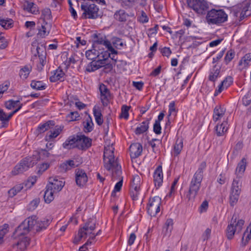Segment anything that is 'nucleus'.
<instances>
[{
  "label": "nucleus",
  "mask_w": 251,
  "mask_h": 251,
  "mask_svg": "<svg viewBox=\"0 0 251 251\" xmlns=\"http://www.w3.org/2000/svg\"><path fill=\"white\" fill-rule=\"evenodd\" d=\"M143 151L142 145L139 143L132 144L129 147L130 155L132 158L139 157Z\"/></svg>",
  "instance_id": "obj_17"
},
{
  "label": "nucleus",
  "mask_w": 251,
  "mask_h": 251,
  "mask_svg": "<svg viewBox=\"0 0 251 251\" xmlns=\"http://www.w3.org/2000/svg\"><path fill=\"white\" fill-rule=\"evenodd\" d=\"M188 6L200 15L207 13L209 9V4L205 0H187Z\"/></svg>",
  "instance_id": "obj_8"
},
{
  "label": "nucleus",
  "mask_w": 251,
  "mask_h": 251,
  "mask_svg": "<svg viewBox=\"0 0 251 251\" xmlns=\"http://www.w3.org/2000/svg\"><path fill=\"white\" fill-rule=\"evenodd\" d=\"M42 17L44 19V21L46 20H50L51 17V13L50 10L49 8L44 9L42 12Z\"/></svg>",
  "instance_id": "obj_54"
},
{
  "label": "nucleus",
  "mask_w": 251,
  "mask_h": 251,
  "mask_svg": "<svg viewBox=\"0 0 251 251\" xmlns=\"http://www.w3.org/2000/svg\"><path fill=\"white\" fill-rule=\"evenodd\" d=\"M220 72V68H216V66L214 67L209 76V80L214 82L218 77Z\"/></svg>",
  "instance_id": "obj_44"
},
{
  "label": "nucleus",
  "mask_w": 251,
  "mask_h": 251,
  "mask_svg": "<svg viewBox=\"0 0 251 251\" xmlns=\"http://www.w3.org/2000/svg\"><path fill=\"white\" fill-rule=\"evenodd\" d=\"M30 86L32 88L37 90H45L46 87V84L42 81L32 80Z\"/></svg>",
  "instance_id": "obj_35"
},
{
  "label": "nucleus",
  "mask_w": 251,
  "mask_h": 251,
  "mask_svg": "<svg viewBox=\"0 0 251 251\" xmlns=\"http://www.w3.org/2000/svg\"><path fill=\"white\" fill-rule=\"evenodd\" d=\"M251 239V223L249 227H248L244 232L242 238V243L244 246L246 245Z\"/></svg>",
  "instance_id": "obj_38"
},
{
  "label": "nucleus",
  "mask_w": 251,
  "mask_h": 251,
  "mask_svg": "<svg viewBox=\"0 0 251 251\" xmlns=\"http://www.w3.org/2000/svg\"><path fill=\"white\" fill-rule=\"evenodd\" d=\"M235 56V51L233 50H228L224 58L225 63L228 64Z\"/></svg>",
  "instance_id": "obj_50"
},
{
  "label": "nucleus",
  "mask_w": 251,
  "mask_h": 251,
  "mask_svg": "<svg viewBox=\"0 0 251 251\" xmlns=\"http://www.w3.org/2000/svg\"><path fill=\"white\" fill-rule=\"evenodd\" d=\"M225 110L220 105L216 106L213 111V119L214 121L217 122L219 120L225 115Z\"/></svg>",
  "instance_id": "obj_23"
},
{
  "label": "nucleus",
  "mask_w": 251,
  "mask_h": 251,
  "mask_svg": "<svg viewBox=\"0 0 251 251\" xmlns=\"http://www.w3.org/2000/svg\"><path fill=\"white\" fill-rule=\"evenodd\" d=\"M104 166L108 171L112 170L117 175L121 174V167L117 160H114L113 149L105 147L103 152Z\"/></svg>",
  "instance_id": "obj_3"
},
{
  "label": "nucleus",
  "mask_w": 251,
  "mask_h": 251,
  "mask_svg": "<svg viewBox=\"0 0 251 251\" xmlns=\"http://www.w3.org/2000/svg\"><path fill=\"white\" fill-rule=\"evenodd\" d=\"M18 103H20L19 100H10L5 102V106L7 109L10 110L15 107Z\"/></svg>",
  "instance_id": "obj_53"
},
{
  "label": "nucleus",
  "mask_w": 251,
  "mask_h": 251,
  "mask_svg": "<svg viewBox=\"0 0 251 251\" xmlns=\"http://www.w3.org/2000/svg\"><path fill=\"white\" fill-rule=\"evenodd\" d=\"M227 122L226 121L224 122L220 125H217L215 127L216 133L218 136H220L223 135L225 132H226L227 129L226 127Z\"/></svg>",
  "instance_id": "obj_36"
},
{
  "label": "nucleus",
  "mask_w": 251,
  "mask_h": 251,
  "mask_svg": "<svg viewBox=\"0 0 251 251\" xmlns=\"http://www.w3.org/2000/svg\"><path fill=\"white\" fill-rule=\"evenodd\" d=\"M173 221L172 219H168L165 222V226L163 227L165 229L166 234H170L173 228Z\"/></svg>",
  "instance_id": "obj_46"
},
{
  "label": "nucleus",
  "mask_w": 251,
  "mask_h": 251,
  "mask_svg": "<svg viewBox=\"0 0 251 251\" xmlns=\"http://www.w3.org/2000/svg\"><path fill=\"white\" fill-rule=\"evenodd\" d=\"M65 182L62 180H58L56 177H50L49 182L47 186L54 192L57 193L61 191L64 186Z\"/></svg>",
  "instance_id": "obj_13"
},
{
  "label": "nucleus",
  "mask_w": 251,
  "mask_h": 251,
  "mask_svg": "<svg viewBox=\"0 0 251 251\" xmlns=\"http://www.w3.org/2000/svg\"><path fill=\"white\" fill-rule=\"evenodd\" d=\"M99 52L97 51L95 49H93L86 51L85 55L88 59L94 60L99 56Z\"/></svg>",
  "instance_id": "obj_42"
},
{
  "label": "nucleus",
  "mask_w": 251,
  "mask_h": 251,
  "mask_svg": "<svg viewBox=\"0 0 251 251\" xmlns=\"http://www.w3.org/2000/svg\"><path fill=\"white\" fill-rule=\"evenodd\" d=\"M96 228V222L92 219H89L88 221L80 229L82 230L85 234H86L87 230L93 231Z\"/></svg>",
  "instance_id": "obj_27"
},
{
  "label": "nucleus",
  "mask_w": 251,
  "mask_h": 251,
  "mask_svg": "<svg viewBox=\"0 0 251 251\" xmlns=\"http://www.w3.org/2000/svg\"><path fill=\"white\" fill-rule=\"evenodd\" d=\"M81 9L83 11L82 16L85 19H96L101 16L99 7L93 0H88L82 2Z\"/></svg>",
  "instance_id": "obj_4"
},
{
  "label": "nucleus",
  "mask_w": 251,
  "mask_h": 251,
  "mask_svg": "<svg viewBox=\"0 0 251 251\" xmlns=\"http://www.w3.org/2000/svg\"><path fill=\"white\" fill-rule=\"evenodd\" d=\"M11 118L9 117V114L7 115L2 109H0V121L2 124L7 123Z\"/></svg>",
  "instance_id": "obj_52"
},
{
  "label": "nucleus",
  "mask_w": 251,
  "mask_h": 251,
  "mask_svg": "<svg viewBox=\"0 0 251 251\" xmlns=\"http://www.w3.org/2000/svg\"><path fill=\"white\" fill-rule=\"evenodd\" d=\"M236 216L233 215L230 224L228 225L226 228V237L229 240L232 239L235 234H238L241 232L244 224V220H239L236 222Z\"/></svg>",
  "instance_id": "obj_6"
},
{
  "label": "nucleus",
  "mask_w": 251,
  "mask_h": 251,
  "mask_svg": "<svg viewBox=\"0 0 251 251\" xmlns=\"http://www.w3.org/2000/svg\"><path fill=\"white\" fill-rule=\"evenodd\" d=\"M251 61V53L246 54L240 60L238 63L239 69L242 70L248 67Z\"/></svg>",
  "instance_id": "obj_22"
},
{
  "label": "nucleus",
  "mask_w": 251,
  "mask_h": 251,
  "mask_svg": "<svg viewBox=\"0 0 251 251\" xmlns=\"http://www.w3.org/2000/svg\"><path fill=\"white\" fill-rule=\"evenodd\" d=\"M206 163L202 162L201 163L198 170L195 173L189 185L188 194L186 197L189 200L194 199L197 195L201 186L203 178V170L206 167Z\"/></svg>",
  "instance_id": "obj_2"
},
{
  "label": "nucleus",
  "mask_w": 251,
  "mask_h": 251,
  "mask_svg": "<svg viewBox=\"0 0 251 251\" xmlns=\"http://www.w3.org/2000/svg\"><path fill=\"white\" fill-rule=\"evenodd\" d=\"M79 117V113L76 111L71 112L68 116V117L70 119V120L72 121L78 120Z\"/></svg>",
  "instance_id": "obj_63"
},
{
  "label": "nucleus",
  "mask_w": 251,
  "mask_h": 251,
  "mask_svg": "<svg viewBox=\"0 0 251 251\" xmlns=\"http://www.w3.org/2000/svg\"><path fill=\"white\" fill-rule=\"evenodd\" d=\"M123 185V179L118 182L115 185L114 189L112 192L111 195L114 196L116 192H119L121 190Z\"/></svg>",
  "instance_id": "obj_62"
},
{
  "label": "nucleus",
  "mask_w": 251,
  "mask_h": 251,
  "mask_svg": "<svg viewBox=\"0 0 251 251\" xmlns=\"http://www.w3.org/2000/svg\"><path fill=\"white\" fill-rule=\"evenodd\" d=\"M50 153L46 150L41 149L38 151H36L32 156L34 160H37V162L41 159H44L49 157Z\"/></svg>",
  "instance_id": "obj_25"
},
{
  "label": "nucleus",
  "mask_w": 251,
  "mask_h": 251,
  "mask_svg": "<svg viewBox=\"0 0 251 251\" xmlns=\"http://www.w3.org/2000/svg\"><path fill=\"white\" fill-rule=\"evenodd\" d=\"M112 44L113 46L117 49H121L126 44L123 43L122 39L117 37H114L112 38Z\"/></svg>",
  "instance_id": "obj_41"
},
{
  "label": "nucleus",
  "mask_w": 251,
  "mask_h": 251,
  "mask_svg": "<svg viewBox=\"0 0 251 251\" xmlns=\"http://www.w3.org/2000/svg\"><path fill=\"white\" fill-rule=\"evenodd\" d=\"M40 202L39 199H34L32 201H31L28 205V209L29 210L33 211L34 210L38 205Z\"/></svg>",
  "instance_id": "obj_57"
},
{
  "label": "nucleus",
  "mask_w": 251,
  "mask_h": 251,
  "mask_svg": "<svg viewBox=\"0 0 251 251\" xmlns=\"http://www.w3.org/2000/svg\"><path fill=\"white\" fill-rule=\"evenodd\" d=\"M85 233L82 231V230L79 229L78 231L77 236H75L74 238L73 243L75 244H77L82 238L84 237Z\"/></svg>",
  "instance_id": "obj_59"
},
{
  "label": "nucleus",
  "mask_w": 251,
  "mask_h": 251,
  "mask_svg": "<svg viewBox=\"0 0 251 251\" xmlns=\"http://www.w3.org/2000/svg\"><path fill=\"white\" fill-rule=\"evenodd\" d=\"M99 65H98L97 62L94 60L90 62L86 68V71L88 72H94L99 69H100Z\"/></svg>",
  "instance_id": "obj_49"
},
{
  "label": "nucleus",
  "mask_w": 251,
  "mask_h": 251,
  "mask_svg": "<svg viewBox=\"0 0 251 251\" xmlns=\"http://www.w3.org/2000/svg\"><path fill=\"white\" fill-rule=\"evenodd\" d=\"M150 119H147L145 121L142 122L140 126L137 127L135 130L136 135H140L146 132L149 127Z\"/></svg>",
  "instance_id": "obj_24"
},
{
  "label": "nucleus",
  "mask_w": 251,
  "mask_h": 251,
  "mask_svg": "<svg viewBox=\"0 0 251 251\" xmlns=\"http://www.w3.org/2000/svg\"><path fill=\"white\" fill-rule=\"evenodd\" d=\"M50 29V25L45 21H43V23L41 24V26H39L38 28L37 35L41 38H45L49 35Z\"/></svg>",
  "instance_id": "obj_19"
},
{
  "label": "nucleus",
  "mask_w": 251,
  "mask_h": 251,
  "mask_svg": "<svg viewBox=\"0 0 251 251\" xmlns=\"http://www.w3.org/2000/svg\"><path fill=\"white\" fill-rule=\"evenodd\" d=\"M99 90L100 93L101 102L103 106H107L109 103V99L110 97V91L107 86L102 83L100 85Z\"/></svg>",
  "instance_id": "obj_15"
},
{
  "label": "nucleus",
  "mask_w": 251,
  "mask_h": 251,
  "mask_svg": "<svg viewBox=\"0 0 251 251\" xmlns=\"http://www.w3.org/2000/svg\"><path fill=\"white\" fill-rule=\"evenodd\" d=\"M36 51L38 57L46 56V50L44 45H39L36 48Z\"/></svg>",
  "instance_id": "obj_51"
},
{
  "label": "nucleus",
  "mask_w": 251,
  "mask_h": 251,
  "mask_svg": "<svg viewBox=\"0 0 251 251\" xmlns=\"http://www.w3.org/2000/svg\"><path fill=\"white\" fill-rule=\"evenodd\" d=\"M64 75L65 74L62 70L57 69L54 72L53 75L50 76V80L51 82H54L58 80H61V79L63 77Z\"/></svg>",
  "instance_id": "obj_33"
},
{
  "label": "nucleus",
  "mask_w": 251,
  "mask_h": 251,
  "mask_svg": "<svg viewBox=\"0 0 251 251\" xmlns=\"http://www.w3.org/2000/svg\"><path fill=\"white\" fill-rule=\"evenodd\" d=\"M140 177L139 176L136 175L134 176L132 179V182L131 184V187L133 189V190L131 191H138L140 189L139 182H140Z\"/></svg>",
  "instance_id": "obj_47"
},
{
  "label": "nucleus",
  "mask_w": 251,
  "mask_h": 251,
  "mask_svg": "<svg viewBox=\"0 0 251 251\" xmlns=\"http://www.w3.org/2000/svg\"><path fill=\"white\" fill-rule=\"evenodd\" d=\"M161 204V199L158 196L150 199L147 207L148 214L151 216H155L160 211Z\"/></svg>",
  "instance_id": "obj_11"
},
{
  "label": "nucleus",
  "mask_w": 251,
  "mask_h": 251,
  "mask_svg": "<svg viewBox=\"0 0 251 251\" xmlns=\"http://www.w3.org/2000/svg\"><path fill=\"white\" fill-rule=\"evenodd\" d=\"M241 186L240 176H236L233 179L230 188L229 203L231 206H234L238 200Z\"/></svg>",
  "instance_id": "obj_9"
},
{
  "label": "nucleus",
  "mask_w": 251,
  "mask_h": 251,
  "mask_svg": "<svg viewBox=\"0 0 251 251\" xmlns=\"http://www.w3.org/2000/svg\"><path fill=\"white\" fill-rule=\"evenodd\" d=\"M32 70V67L30 65H26L22 68L20 71L19 75L23 79H26Z\"/></svg>",
  "instance_id": "obj_34"
},
{
  "label": "nucleus",
  "mask_w": 251,
  "mask_h": 251,
  "mask_svg": "<svg viewBox=\"0 0 251 251\" xmlns=\"http://www.w3.org/2000/svg\"><path fill=\"white\" fill-rule=\"evenodd\" d=\"M246 165V160L245 158H243L242 160L238 163L236 169L235 174L236 176H240V178L242 177V175L244 173Z\"/></svg>",
  "instance_id": "obj_29"
},
{
  "label": "nucleus",
  "mask_w": 251,
  "mask_h": 251,
  "mask_svg": "<svg viewBox=\"0 0 251 251\" xmlns=\"http://www.w3.org/2000/svg\"><path fill=\"white\" fill-rule=\"evenodd\" d=\"M205 19L209 25H219L227 21V15L223 9H212L207 11Z\"/></svg>",
  "instance_id": "obj_5"
},
{
  "label": "nucleus",
  "mask_w": 251,
  "mask_h": 251,
  "mask_svg": "<svg viewBox=\"0 0 251 251\" xmlns=\"http://www.w3.org/2000/svg\"><path fill=\"white\" fill-rule=\"evenodd\" d=\"M8 228L9 225L6 224L0 226V244L3 242V237L8 232Z\"/></svg>",
  "instance_id": "obj_48"
},
{
  "label": "nucleus",
  "mask_w": 251,
  "mask_h": 251,
  "mask_svg": "<svg viewBox=\"0 0 251 251\" xmlns=\"http://www.w3.org/2000/svg\"><path fill=\"white\" fill-rule=\"evenodd\" d=\"M183 148V141L182 139L178 138L174 147V151L176 156L178 155Z\"/></svg>",
  "instance_id": "obj_40"
},
{
  "label": "nucleus",
  "mask_w": 251,
  "mask_h": 251,
  "mask_svg": "<svg viewBox=\"0 0 251 251\" xmlns=\"http://www.w3.org/2000/svg\"><path fill=\"white\" fill-rule=\"evenodd\" d=\"M99 45H103L109 51H111L112 54H117L118 51L115 50L112 46L110 41L107 40L105 36L100 34L94 35V44L95 48H100Z\"/></svg>",
  "instance_id": "obj_10"
},
{
  "label": "nucleus",
  "mask_w": 251,
  "mask_h": 251,
  "mask_svg": "<svg viewBox=\"0 0 251 251\" xmlns=\"http://www.w3.org/2000/svg\"><path fill=\"white\" fill-rule=\"evenodd\" d=\"M243 104L248 107L247 109L248 114H251V92H249L245 95L242 99Z\"/></svg>",
  "instance_id": "obj_28"
},
{
  "label": "nucleus",
  "mask_w": 251,
  "mask_h": 251,
  "mask_svg": "<svg viewBox=\"0 0 251 251\" xmlns=\"http://www.w3.org/2000/svg\"><path fill=\"white\" fill-rule=\"evenodd\" d=\"M251 15V3L247 4L243 7L240 16V20H243L245 17Z\"/></svg>",
  "instance_id": "obj_39"
},
{
  "label": "nucleus",
  "mask_w": 251,
  "mask_h": 251,
  "mask_svg": "<svg viewBox=\"0 0 251 251\" xmlns=\"http://www.w3.org/2000/svg\"><path fill=\"white\" fill-rule=\"evenodd\" d=\"M50 223V221L44 219L42 221H37L36 216L33 215L24 220L15 229V236H22L28 233L32 230L37 232L46 229Z\"/></svg>",
  "instance_id": "obj_1"
},
{
  "label": "nucleus",
  "mask_w": 251,
  "mask_h": 251,
  "mask_svg": "<svg viewBox=\"0 0 251 251\" xmlns=\"http://www.w3.org/2000/svg\"><path fill=\"white\" fill-rule=\"evenodd\" d=\"M129 107L126 105H123L122 107V112L120 115L121 117L124 118L125 119H127L129 116L128 110Z\"/></svg>",
  "instance_id": "obj_56"
},
{
  "label": "nucleus",
  "mask_w": 251,
  "mask_h": 251,
  "mask_svg": "<svg viewBox=\"0 0 251 251\" xmlns=\"http://www.w3.org/2000/svg\"><path fill=\"white\" fill-rule=\"evenodd\" d=\"M77 135L70 136L63 144L62 146L66 149H71L77 148Z\"/></svg>",
  "instance_id": "obj_20"
},
{
  "label": "nucleus",
  "mask_w": 251,
  "mask_h": 251,
  "mask_svg": "<svg viewBox=\"0 0 251 251\" xmlns=\"http://www.w3.org/2000/svg\"><path fill=\"white\" fill-rule=\"evenodd\" d=\"M46 190L44 193V198L46 203H50L54 199V194L55 193L50 189H48L46 186Z\"/></svg>",
  "instance_id": "obj_37"
},
{
  "label": "nucleus",
  "mask_w": 251,
  "mask_h": 251,
  "mask_svg": "<svg viewBox=\"0 0 251 251\" xmlns=\"http://www.w3.org/2000/svg\"><path fill=\"white\" fill-rule=\"evenodd\" d=\"M64 128V126H56L53 130H50L48 132L45 137V140L49 141L52 139L57 137L62 132Z\"/></svg>",
  "instance_id": "obj_18"
},
{
  "label": "nucleus",
  "mask_w": 251,
  "mask_h": 251,
  "mask_svg": "<svg viewBox=\"0 0 251 251\" xmlns=\"http://www.w3.org/2000/svg\"><path fill=\"white\" fill-rule=\"evenodd\" d=\"M23 8L25 10L34 14H36L38 11L35 4L28 1H25L23 5Z\"/></svg>",
  "instance_id": "obj_31"
},
{
  "label": "nucleus",
  "mask_w": 251,
  "mask_h": 251,
  "mask_svg": "<svg viewBox=\"0 0 251 251\" xmlns=\"http://www.w3.org/2000/svg\"><path fill=\"white\" fill-rule=\"evenodd\" d=\"M233 82V78L228 76L226 77L222 83L225 86V89H227Z\"/></svg>",
  "instance_id": "obj_60"
},
{
  "label": "nucleus",
  "mask_w": 251,
  "mask_h": 251,
  "mask_svg": "<svg viewBox=\"0 0 251 251\" xmlns=\"http://www.w3.org/2000/svg\"><path fill=\"white\" fill-rule=\"evenodd\" d=\"M160 51L163 56L169 57L172 53L171 50L170 48L164 47L160 49Z\"/></svg>",
  "instance_id": "obj_64"
},
{
  "label": "nucleus",
  "mask_w": 251,
  "mask_h": 251,
  "mask_svg": "<svg viewBox=\"0 0 251 251\" xmlns=\"http://www.w3.org/2000/svg\"><path fill=\"white\" fill-rule=\"evenodd\" d=\"M176 113V108L175 107V101H172L170 103L169 105V114L168 115V118L172 115H175Z\"/></svg>",
  "instance_id": "obj_58"
},
{
  "label": "nucleus",
  "mask_w": 251,
  "mask_h": 251,
  "mask_svg": "<svg viewBox=\"0 0 251 251\" xmlns=\"http://www.w3.org/2000/svg\"><path fill=\"white\" fill-rule=\"evenodd\" d=\"M83 126L85 133L90 132L93 130L94 124L90 115L85 118L83 122Z\"/></svg>",
  "instance_id": "obj_26"
},
{
  "label": "nucleus",
  "mask_w": 251,
  "mask_h": 251,
  "mask_svg": "<svg viewBox=\"0 0 251 251\" xmlns=\"http://www.w3.org/2000/svg\"><path fill=\"white\" fill-rule=\"evenodd\" d=\"M39 59V64L37 65V69L38 71H41L46 63V56H44V57H40Z\"/></svg>",
  "instance_id": "obj_61"
},
{
  "label": "nucleus",
  "mask_w": 251,
  "mask_h": 251,
  "mask_svg": "<svg viewBox=\"0 0 251 251\" xmlns=\"http://www.w3.org/2000/svg\"><path fill=\"white\" fill-rule=\"evenodd\" d=\"M92 140L84 135H77V148L86 150L91 146Z\"/></svg>",
  "instance_id": "obj_14"
},
{
  "label": "nucleus",
  "mask_w": 251,
  "mask_h": 251,
  "mask_svg": "<svg viewBox=\"0 0 251 251\" xmlns=\"http://www.w3.org/2000/svg\"><path fill=\"white\" fill-rule=\"evenodd\" d=\"M117 54H112L111 51H109L108 50L106 51H105L104 54H102V57H106L107 60H108V57H110L112 60L114 61V63L117 62V57H116V56L117 55Z\"/></svg>",
  "instance_id": "obj_55"
},
{
  "label": "nucleus",
  "mask_w": 251,
  "mask_h": 251,
  "mask_svg": "<svg viewBox=\"0 0 251 251\" xmlns=\"http://www.w3.org/2000/svg\"><path fill=\"white\" fill-rule=\"evenodd\" d=\"M37 163V160H34L32 156L26 157L16 165L12 171L13 175H17L27 171Z\"/></svg>",
  "instance_id": "obj_7"
},
{
  "label": "nucleus",
  "mask_w": 251,
  "mask_h": 251,
  "mask_svg": "<svg viewBox=\"0 0 251 251\" xmlns=\"http://www.w3.org/2000/svg\"><path fill=\"white\" fill-rule=\"evenodd\" d=\"M0 25L6 29L11 28L13 26V20L11 19L5 20L0 18Z\"/></svg>",
  "instance_id": "obj_45"
},
{
  "label": "nucleus",
  "mask_w": 251,
  "mask_h": 251,
  "mask_svg": "<svg viewBox=\"0 0 251 251\" xmlns=\"http://www.w3.org/2000/svg\"><path fill=\"white\" fill-rule=\"evenodd\" d=\"M163 172L162 166L159 165L155 169L153 173V181L156 188L160 187L163 182Z\"/></svg>",
  "instance_id": "obj_16"
},
{
  "label": "nucleus",
  "mask_w": 251,
  "mask_h": 251,
  "mask_svg": "<svg viewBox=\"0 0 251 251\" xmlns=\"http://www.w3.org/2000/svg\"><path fill=\"white\" fill-rule=\"evenodd\" d=\"M75 180L78 186L80 187L84 186L88 181V176L84 170L82 169H75Z\"/></svg>",
  "instance_id": "obj_12"
},
{
  "label": "nucleus",
  "mask_w": 251,
  "mask_h": 251,
  "mask_svg": "<svg viewBox=\"0 0 251 251\" xmlns=\"http://www.w3.org/2000/svg\"><path fill=\"white\" fill-rule=\"evenodd\" d=\"M54 126V122L53 121H48L46 123L40 125L37 128V130L39 133H43L45 131L53 127Z\"/></svg>",
  "instance_id": "obj_30"
},
{
  "label": "nucleus",
  "mask_w": 251,
  "mask_h": 251,
  "mask_svg": "<svg viewBox=\"0 0 251 251\" xmlns=\"http://www.w3.org/2000/svg\"><path fill=\"white\" fill-rule=\"evenodd\" d=\"M29 241L30 239L28 237L23 236L16 244L13 245V247L19 249L21 251H24L29 245Z\"/></svg>",
  "instance_id": "obj_21"
},
{
  "label": "nucleus",
  "mask_w": 251,
  "mask_h": 251,
  "mask_svg": "<svg viewBox=\"0 0 251 251\" xmlns=\"http://www.w3.org/2000/svg\"><path fill=\"white\" fill-rule=\"evenodd\" d=\"M93 113L97 124L99 126H101L103 122V120L100 111L94 109Z\"/></svg>",
  "instance_id": "obj_43"
},
{
  "label": "nucleus",
  "mask_w": 251,
  "mask_h": 251,
  "mask_svg": "<svg viewBox=\"0 0 251 251\" xmlns=\"http://www.w3.org/2000/svg\"><path fill=\"white\" fill-rule=\"evenodd\" d=\"M114 17L116 20L119 22H125L128 17V14L126 13L124 10L120 9L116 11Z\"/></svg>",
  "instance_id": "obj_32"
}]
</instances>
